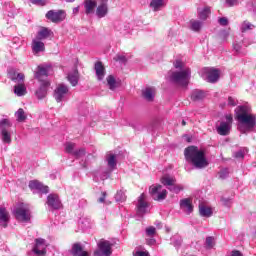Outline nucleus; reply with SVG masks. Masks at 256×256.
Masks as SVG:
<instances>
[{"label":"nucleus","instance_id":"obj_19","mask_svg":"<svg viewBox=\"0 0 256 256\" xmlns=\"http://www.w3.org/2000/svg\"><path fill=\"white\" fill-rule=\"evenodd\" d=\"M49 85V81L41 82L39 89L36 90V97L38 99H45V97H47V89L49 88Z\"/></svg>","mask_w":256,"mask_h":256},{"label":"nucleus","instance_id":"obj_47","mask_svg":"<svg viewBox=\"0 0 256 256\" xmlns=\"http://www.w3.org/2000/svg\"><path fill=\"white\" fill-rule=\"evenodd\" d=\"M25 79V74L23 73H18L17 75L14 74L12 77V81H18V83H23Z\"/></svg>","mask_w":256,"mask_h":256},{"label":"nucleus","instance_id":"obj_42","mask_svg":"<svg viewBox=\"0 0 256 256\" xmlns=\"http://www.w3.org/2000/svg\"><path fill=\"white\" fill-rule=\"evenodd\" d=\"M130 30L131 26L129 24H120L118 28V31H120V33H122L123 35H127Z\"/></svg>","mask_w":256,"mask_h":256},{"label":"nucleus","instance_id":"obj_15","mask_svg":"<svg viewBox=\"0 0 256 256\" xmlns=\"http://www.w3.org/2000/svg\"><path fill=\"white\" fill-rule=\"evenodd\" d=\"M180 209L186 213V215H191V213H193V200H191V198L180 200Z\"/></svg>","mask_w":256,"mask_h":256},{"label":"nucleus","instance_id":"obj_8","mask_svg":"<svg viewBox=\"0 0 256 256\" xmlns=\"http://www.w3.org/2000/svg\"><path fill=\"white\" fill-rule=\"evenodd\" d=\"M136 209L138 217H143V215L149 213V202H147V195L145 193H142L140 197H138Z\"/></svg>","mask_w":256,"mask_h":256},{"label":"nucleus","instance_id":"obj_32","mask_svg":"<svg viewBox=\"0 0 256 256\" xmlns=\"http://www.w3.org/2000/svg\"><path fill=\"white\" fill-rule=\"evenodd\" d=\"M150 7L153 11H159L161 7H165V0H150Z\"/></svg>","mask_w":256,"mask_h":256},{"label":"nucleus","instance_id":"obj_31","mask_svg":"<svg viewBox=\"0 0 256 256\" xmlns=\"http://www.w3.org/2000/svg\"><path fill=\"white\" fill-rule=\"evenodd\" d=\"M192 101H201L205 99V92L202 90H194L191 94Z\"/></svg>","mask_w":256,"mask_h":256},{"label":"nucleus","instance_id":"obj_11","mask_svg":"<svg viewBox=\"0 0 256 256\" xmlns=\"http://www.w3.org/2000/svg\"><path fill=\"white\" fill-rule=\"evenodd\" d=\"M51 71H53L51 65H40L35 73V78L38 79L40 83H43V81H47V77H49Z\"/></svg>","mask_w":256,"mask_h":256},{"label":"nucleus","instance_id":"obj_3","mask_svg":"<svg viewBox=\"0 0 256 256\" xmlns=\"http://www.w3.org/2000/svg\"><path fill=\"white\" fill-rule=\"evenodd\" d=\"M12 214L17 221H21L22 223H29V221H31V210L28 204H16L12 210Z\"/></svg>","mask_w":256,"mask_h":256},{"label":"nucleus","instance_id":"obj_62","mask_svg":"<svg viewBox=\"0 0 256 256\" xmlns=\"http://www.w3.org/2000/svg\"><path fill=\"white\" fill-rule=\"evenodd\" d=\"M234 49H235L236 53H239L241 51V45L234 44Z\"/></svg>","mask_w":256,"mask_h":256},{"label":"nucleus","instance_id":"obj_60","mask_svg":"<svg viewBox=\"0 0 256 256\" xmlns=\"http://www.w3.org/2000/svg\"><path fill=\"white\" fill-rule=\"evenodd\" d=\"M107 193L103 192L102 193V197H100L98 199L99 203H105V197H106Z\"/></svg>","mask_w":256,"mask_h":256},{"label":"nucleus","instance_id":"obj_57","mask_svg":"<svg viewBox=\"0 0 256 256\" xmlns=\"http://www.w3.org/2000/svg\"><path fill=\"white\" fill-rule=\"evenodd\" d=\"M81 224L82 225H89V224H91V218H82L81 219Z\"/></svg>","mask_w":256,"mask_h":256},{"label":"nucleus","instance_id":"obj_22","mask_svg":"<svg viewBox=\"0 0 256 256\" xmlns=\"http://www.w3.org/2000/svg\"><path fill=\"white\" fill-rule=\"evenodd\" d=\"M94 69L96 71L98 81H103V79L105 78V66H103V63L96 62Z\"/></svg>","mask_w":256,"mask_h":256},{"label":"nucleus","instance_id":"obj_10","mask_svg":"<svg viewBox=\"0 0 256 256\" xmlns=\"http://www.w3.org/2000/svg\"><path fill=\"white\" fill-rule=\"evenodd\" d=\"M69 95V87L65 84H58L54 90V99L57 103L62 101H67V96Z\"/></svg>","mask_w":256,"mask_h":256},{"label":"nucleus","instance_id":"obj_45","mask_svg":"<svg viewBox=\"0 0 256 256\" xmlns=\"http://www.w3.org/2000/svg\"><path fill=\"white\" fill-rule=\"evenodd\" d=\"M156 233H157V230L155 229V227L150 226V227L146 228V236L147 237L153 238V237H155Z\"/></svg>","mask_w":256,"mask_h":256},{"label":"nucleus","instance_id":"obj_18","mask_svg":"<svg viewBox=\"0 0 256 256\" xmlns=\"http://www.w3.org/2000/svg\"><path fill=\"white\" fill-rule=\"evenodd\" d=\"M29 187L32 190L40 191V193H49V186H44L41 182L37 180H32L29 182Z\"/></svg>","mask_w":256,"mask_h":256},{"label":"nucleus","instance_id":"obj_37","mask_svg":"<svg viewBox=\"0 0 256 256\" xmlns=\"http://www.w3.org/2000/svg\"><path fill=\"white\" fill-rule=\"evenodd\" d=\"M201 27H203V22L198 20H190V29L192 31H201Z\"/></svg>","mask_w":256,"mask_h":256},{"label":"nucleus","instance_id":"obj_34","mask_svg":"<svg viewBox=\"0 0 256 256\" xmlns=\"http://www.w3.org/2000/svg\"><path fill=\"white\" fill-rule=\"evenodd\" d=\"M253 29H255V25H253L251 22H249L247 20L242 22V24L240 26L241 33H247V31H251Z\"/></svg>","mask_w":256,"mask_h":256},{"label":"nucleus","instance_id":"obj_26","mask_svg":"<svg viewBox=\"0 0 256 256\" xmlns=\"http://www.w3.org/2000/svg\"><path fill=\"white\" fill-rule=\"evenodd\" d=\"M72 255L74 256H89L87 251H83V247L79 243H75L72 246Z\"/></svg>","mask_w":256,"mask_h":256},{"label":"nucleus","instance_id":"obj_2","mask_svg":"<svg viewBox=\"0 0 256 256\" xmlns=\"http://www.w3.org/2000/svg\"><path fill=\"white\" fill-rule=\"evenodd\" d=\"M184 156L186 161L192 163L196 169H205L209 165L207 158H205V152L199 150L197 146H189L184 150Z\"/></svg>","mask_w":256,"mask_h":256},{"label":"nucleus","instance_id":"obj_63","mask_svg":"<svg viewBox=\"0 0 256 256\" xmlns=\"http://www.w3.org/2000/svg\"><path fill=\"white\" fill-rule=\"evenodd\" d=\"M79 13V6L73 8V15H77Z\"/></svg>","mask_w":256,"mask_h":256},{"label":"nucleus","instance_id":"obj_24","mask_svg":"<svg viewBox=\"0 0 256 256\" xmlns=\"http://www.w3.org/2000/svg\"><path fill=\"white\" fill-rule=\"evenodd\" d=\"M216 131L218 135L227 136L231 131V125L222 121Z\"/></svg>","mask_w":256,"mask_h":256},{"label":"nucleus","instance_id":"obj_14","mask_svg":"<svg viewBox=\"0 0 256 256\" xmlns=\"http://www.w3.org/2000/svg\"><path fill=\"white\" fill-rule=\"evenodd\" d=\"M46 203L50 209L54 210L61 209V207H63V204H61V199H59V195L57 194H49Z\"/></svg>","mask_w":256,"mask_h":256},{"label":"nucleus","instance_id":"obj_64","mask_svg":"<svg viewBox=\"0 0 256 256\" xmlns=\"http://www.w3.org/2000/svg\"><path fill=\"white\" fill-rule=\"evenodd\" d=\"M13 43H18V45H19L21 43V41L19 40V38H14Z\"/></svg>","mask_w":256,"mask_h":256},{"label":"nucleus","instance_id":"obj_52","mask_svg":"<svg viewBox=\"0 0 256 256\" xmlns=\"http://www.w3.org/2000/svg\"><path fill=\"white\" fill-rule=\"evenodd\" d=\"M116 61H120V63H126L127 62V58L124 55H118L116 56Z\"/></svg>","mask_w":256,"mask_h":256},{"label":"nucleus","instance_id":"obj_59","mask_svg":"<svg viewBox=\"0 0 256 256\" xmlns=\"http://www.w3.org/2000/svg\"><path fill=\"white\" fill-rule=\"evenodd\" d=\"M221 201L226 207H229V203H231V199L229 198H222Z\"/></svg>","mask_w":256,"mask_h":256},{"label":"nucleus","instance_id":"obj_23","mask_svg":"<svg viewBox=\"0 0 256 256\" xmlns=\"http://www.w3.org/2000/svg\"><path fill=\"white\" fill-rule=\"evenodd\" d=\"M67 79L72 87H76L79 83V71L77 68H74V70L68 74Z\"/></svg>","mask_w":256,"mask_h":256},{"label":"nucleus","instance_id":"obj_61","mask_svg":"<svg viewBox=\"0 0 256 256\" xmlns=\"http://www.w3.org/2000/svg\"><path fill=\"white\" fill-rule=\"evenodd\" d=\"M231 256H243V254L239 250L232 251Z\"/></svg>","mask_w":256,"mask_h":256},{"label":"nucleus","instance_id":"obj_56","mask_svg":"<svg viewBox=\"0 0 256 256\" xmlns=\"http://www.w3.org/2000/svg\"><path fill=\"white\" fill-rule=\"evenodd\" d=\"M228 105H230V107H235L237 105V101H235L233 97H229Z\"/></svg>","mask_w":256,"mask_h":256},{"label":"nucleus","instance_id":"obj_20","mask_svg":"<svg viewBox=\"0 0 256 256\" xmlns=\"http://www.w3.org/2000/svg\"><path fill=\"white\" fill-rule=\"evenodd\" d=\"M53 35V31L51 29L42 27L36 34V39H39L40 41H45V39H49V37Z\"/></svg>","mask_w":256,"mask_h":256},{"label":"nucleus","instance_id":"obj_6","mask_svg":"<svg viewBox=\"0 0 256 256\" xmlns=\"http://www.w3.org/2000/svg\"><path fill=\"white\" fill-rule=\"evenodd\" d=\"M113 244L108 240L102 239L98 242V250L94 252V256H111L113 253Z\"/></svg>","mask_w":256,"mask_h":256},{"label":"nucleus","instance_id":"obj_53","mask_svg":"<svg viewBox=\"0 0 256 256\" xmlns=\"http://www.w3.org/2000/svg\"><path fill=\"white\" fill-rule=\"evenodd\" d=\"M30 1H31V3H33V5H41V6H43V5L46 4L45 0H30Z\"/></svg>","mask_w":256,"mask_h":256},{"label":"nucleus","instance_id":"obj_46","mask_svg":"<svg viewBox=\"0 0 256 256\" xmlns=\"http://www.w3.org/2000/svg\"><path fill=\"white\" fill-rule=\"evenodd\" d=\"M215 246V239L213 237L206 238V247L207 249H213Z\"/></svg>","mask_w":256,"mask_h":256},{"label":"nucleus","instance_id":"obj_54","mask_svg":"<svg viewBox=\"0 0 256 256\" xmlns=\"http://www.w3.org/2000/svg\"><path fill=\"white\" fill-rule=\"evenodd\" d=\"M225 118H226V122H224V123H227L230 126L233 125V116L232 115H226Z\"/></svg>","mask_w":256,"mask_h":256},{"label":"nucleus","instance_id":"obj_17","mask_svg":"<svg viewBox=\"0 0 256 256\" xmlns=\"http://www.w3.org/2000/svg\"><path fill=\"white\" fill-rule=\"evenodd\" d=\"M109 0H100V5L96 9V15L99 19H103L109 13L107 2Z\"/></svg>","mask_w":256,"mask_h":256},{"label":"nucleus","instance_id":"obj_28","mask_svg":"<svg viewBox=\"0 0 256 256\" xmlns=\"http://www.w3.org/2000/svg\"><path fill=\"white\" fill-rule=\"evenodd\" d=\"M176 179L169 175H165L161 178V183L164 184L166 187H172L176 183Z\"/></svg>","mask_w":256,"mask_h":256},{"label":"nucleus","instance_id":"obj_51","mask_svg":"<svg viewBox=\"0 0 256 256\" xmlns=\"http://www.w3.org/2000/svg\"><path fill=\"white\" fill-rule=\"evenodd\" d=\"M228 7H234V5H239V0H226Z\"/></svg>","mask_w":256,"mask_h":256},{"label":"nucleus","instance_id":"obj_27","mask_svg":"<svg viewBox=\"0 0 256 256\" xmlns=\"http://www.w3.org/2000/svg\"><path fill=\"white\" fill-rule=\"evenodd\" d=\"M142 95L146 101H153L155 99V88L148 87L142 91Z\"/></svg>","mask_w":256,"mask_h":256},{"label":"nucleus","instance_id":"obj_49","mask_svg":"<svg viewBox=\"0 0 256 256\" xmlns=\"http://www.w3.org/2000/svg\"><path fill=\"white\" fill-rule=\"evenodd\" d=\"M111 169L107 170V171H104L101 175H100V179L102 181H105V179H109L110 175H111Z\"/></svg>","mask_w":256,"mask_h":256},{"label":"nucleus","instance_id":"obj_5","mask_svg":"<svg viewBox=\"0 0 256 256\" xmlns=\"http://www.w3.org/2000/svg\"><path fill=\"white\" fill-rule=\"evenodd\" d=\"M11 127H13V124L10 119L3 118L0 120V135L2 142L6 145H11V135H13Z\"/></svg>","mask_w":256,"mask_h":256},{"label":"nucleus","instance_id":"obj_41","mask_svg":"<svg viewBox=\"0 0 256 256\" xmlns=\"http://www.w3.org/2000/svg\"><path fill=\"white\" fill-rule=\"evenodd\" d=\"M65 151H66V153H69V155H74V153H75V143L67 142L65 144Z\"/></svg>","mask_w":256,"mask_h":256},{"label":"nucleus","instance_id":"obj_25","mask_svg":"<svg viewBox=\"0 0 256 256\" xmlns=\"http://www.w3.org/2000/svg\"><path fill=\"white\" fill-rule=\"evenodd\" d=\"M10 220L11 215L9 214V211H7V208H5L4 206H0V223H4V225H7Z\"/></svg>","mask_w":256,"mask_h":256},{"label":"nucleus","instance_id":"obj_36","mask_svg":"<svg viewBox=\"0 0 256 256\" xmlns=\"http://www.w3.org/2000/svg\"><path fill=\"white\" fill-rule=\"evenodd\" d=\"M14 93L18 97H23V95H25V93H27V88H25L24 84H18L14 87Z\"/></svg>","mask_w":256,"mask_h":256},{"label":"nucleus","instance_id":"obj_16","mask_svg":"<svg viewBox=\"0 0 256 256\" xmlns=\"http://www.w3.org/2000/svg\"><path fill=\"white\" fill-rule=\"evenodd\" d=\"M31 49L34 55L43 53L45 51V43H43V40H39V38H34L31 43Z\"/></svg>","mask_w":256,"mask_h":256},{"label":"nucleus","instance_id":"obj_30","mask_svg":"<svg viewBox=\"0 0 256 256\" xmlns=\"http://www.w3.org/2000/svg\"><path fill=\"white\" fill-rule=\"evenodd\" d=\"M106 161L108 163V167L111 171L117 167V159L114 154H108L106 157Z\"/></svg>","mask_w":256,"mask_h":256},{"label":"nucleus","instance_id":"obj_7","mask_svg":"<svg viewBox=\"0 0 256 256\" xmlns=\"http://www.w3.org/2000/svg\"><path fill=\"white\" fill-rule=\"evenodd\" d=\"M201 77L208 83H217L219 81V70L215 68H204L201 70Z\"/></svg>","mask_w":256,"mask_h":256},{"label":"nucleus","instance_id":"obj_43","mask_svg":"<svg viewBox=\"0 0 256 256\" xmlns=\"http://www.w3.org/2000/svg\"><path fill=\"white\" fill-rule=\"evenodd\" d=\"M169 191L172 193H181L183 191V185H175L173 184L172 186L168 187Z\"/></svg>","mask_w":256,"mask_h":256},{"label":"nucleus","instance_id":"obj_9","mask_svg":"<svg viewBox=\"0 0 256 256\" xmlns=\"http://www.w3.org/2000/svg\"><path fill=\"white\" fill-rule=\"evenodd\" d=\"M149 193L154 201H165L167 199V191L161 185L151 186Z\"/></svg>","mask_w":256,"mask_h":256},{"label":"nucleus","instance_id":"obj_55","mask_svg":"<svg viewBox=\"0 0 256 256\" xmlns=\"http://www.w3.org/2000/svg\"><path fill=\"white\" fill-rule=\"evenodd\" d=\"M134 256H149V252L147 251H136Z\"/></svg>","mask_w":256,"mask_h":256},{"label":"nucleus","instance_id":"obj_50","mask_svg":"<svg viewBox=\"0 0 256 256\" xmlns=\"http://www.w3.org/2000/svg\"><path fill=\"white\" fill-rule=\"evenodd\" d=\"M218 23L222 27H227L229 25V20L226 17H222L218 19Z\"/></svg>","mask_w":256,"mask_h":256},{"label":"nucleus","instance_id":"obj_35","mask_svg":"<svg viewBox=\"0 0 256 256\" xmlns=\"http://www.w3.org/2000/svg\"><path fill=\"white\" fill-rule=\"evenodd\" d=\"M16 120L18 123H23V121L27 120V114H25V110L23 108H19L15 113Z\"/></svg>","mask_w":256,"mask_h":256},{"label":"nucleus","instance_id":"obj_29","mask_svg":"<svg viewBox=\"0 0 256 256\" xmlns=\"http://www.w3.org/2000/svg\"><path fill=\"white\" fill-rule=\"evenodd\" d=\"M199 213H200L201 217H211V215H213V210H211L210 207H207L205 205H200Z\"/></svg>","mask_w":256,"mask_h":256},{"label":"nucleus","instance_id":"obj_12","mask_svg":"<svg viewBox=\"0 0 256 256\" xmlns=\"http://www.w3.org/2000/svg\"><path fill=\"white\" fill-rule=\"evenodd\" d=\"M67 14L63 10H50L46 13V19L51 21L52 23H61V21H65Z\"/></svg>","mask_w":256,"mask_h":256},{"label":"nucleus","instance_id":"obj_58","mask_svg":"<svg viewBox=\"0 0 256 256\" xmlns=\"http://www.w3.org/2000/svg\"><path fill=\"white\" fill-rule=\"evenodd\" d=\"M174 67L176 69H183V63L179 60H177L175 63H174Z\"/></svg>","mask_w":256,"mask_h":256},{"label":"nucleus","instance_id":"obj_1","mask_svg":"<svg viewBox=\"0 0 256 256\" xmlns=\"http://www.w3.org/2000/svg\"><path fill=\"white\" fill-rule=\"evenodd\" d=\"M235 113L236 119L239 122V131L246 133L255 129L256 117L253 114H249V108L247 106H238L235 109Z\"/></svg>","mask_w":256,"mask_h":256},{"label":"nucleus","instance_id":"obj_21","mask_svg":"<svg viewBox=\"0 0 256 256\" xmlns=\"http://www.w3.org/2000/svg\"><path fill=\"white\" fill-rule=\"evenodd\" d=\"M95 7H97V1L95 0L84 1V9H85L86 15H91L95 13Z\"/></svg>","mask_w":256,"mask_h":256},{"label":"nucleus","instance_id":"obj_44","mask_svg":"<svg viewBox=\"0 0 256 256\" xmlns=\"http://www.w3.org/2000/svg\"><path fill=\"white\" fill-rule=\"evenodd\" d=\"M86 151L84 148H80L79 150H75L73 157H76V159H81V157H85Z\"/></svg>","mask_w":256,"mask_h":256},{"label":"nucleus","instance_id":"obj_33","mask_svg":"<svg viewBox=\"0 0 256 256\" xmlns=\"http://www.w3.org/2000/svg\"><path fill=\"white\" fill-rule=\"evenodd\" d=\"M107 83H108L109 89L111 91H115V89H117V87H119V82H117V80L115 79V77L113 75H109L107 77Z\"/></svg>","mask_w":256,"mask_h":256},{"label":"nucleus","instance_id":"obj_48","mask_svg":"<svg viewBox=\"0 0 256 256\" xmlns=\"http://www.w3.org/2000/svg\"><path fill=\"white\" fill-rule=\"evenodd\" d=\"M219 177L220 179H227V177H229V169L223 168L222 170H220Z\"/></svg>","mask_w":256,"mask_h":256},{"label":"nucleus","instance_id":"obj_4","mask_svg":"<svg viewBox=\"0 0 256 256\" xmlns=\"http://www.w3.org/2000/svg\"><path fill=\"white\" fill-rule=\"evenodd\" d=\"M170 79L179 87H187L191 79V69L184 68L181 71L172 72Z\"/></svg>","mask_w":256,"mask_h":256},{"label":"nucleus","instance_id":"obj_39","mask_svg":"<svg viewBox=\"0 0 256 256\" xmlns=\"http://www.w3.org/2000/svg\"><path fill=\"white\" fill-rule=\"evenodd\" d=\"M115 199L119 203H123L124 201H127V195H125V190L117 191L115 195Z\"/></svg>","mask_w":256,"mask_h":256},{"label":"nucleus","instance_id":"obj_40","mask_svg":"<svg viewBox=\"0 0 256 256\" xmlns=\"http://www.w3.org/2000/svg\"><path fill=\"white\" fill-rule=\"evenodd\" d=\"M209 15H211V9L209 7H205L202 11L199 12V18L202 21H205Z\"/></svg>","mask_w":256,"mask_h":256},{"label":"nucleus","instance_id":"obj_38","mask_svg":"<svg viewBox=\"0 0 256 256\" xmlns=\"http://www.w3.org/2000/svg\"><path fill=\"white\" fill-rule=\"evenodd\" d=\"M247 153H249V149L241 148L237 152H234L233 156L235 157V159H244Z\"/></svg>","mask_w":256,"mask_h":256},{"label":"nucleus","instance_id":"obj_13","mask_svg":"<svg viewBox=\"0 0 256 256\" xmlns=\"http://www.w3.org/2000/svg\"><path fill=\"white\" fill-rule=\"evenodd\" d=\"M47 241L43 238L35 239V245L32 249L37 256H45L47 254Z\"/></svg>","mask_w":256,"mask_h":256}]
</instances>
